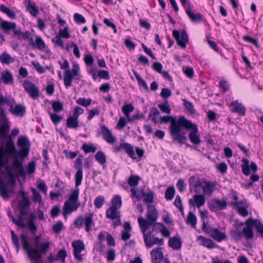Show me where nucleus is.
Returning <instances> with one entry per match:
<instances>
[{
  "instance_id": "obj_1",
  "label": "nucleus",
  "mask_w": 263,
  "mask_h": 263,
  "mask_svg": "<svg viewBox=\"0 0 263 263\" xmlns=\"http://www.w3.org/2000/svg\"><path fill=\"white\" fill-rule=\"evenodd\" d=\"M20 241L24 249L33 262L40 261L43 255L49 250L50 242L47 237L35 236L32 239V245L29 243V238L25 234L20 236Z\"/></svg>"
},
{
  "instance_id": "obj_2",
  "label": "nucleus",
  "mask_w": 263,
  "mask_h": 263,
  "mask_svg": "<svg viewBox=\"0 0 263 263\" xmlns=\"http://www.w3.org/2000/svg\"><path fill=\"white\" fill-rule=\"evenodd\" d=\"M185 119V118L183 116L177 118V117L166 116L161 118L160 123L162 124L169 122L170 126L168 129L172 138L180 144H183L186 140L184 133L181 132V125Z\"/></svg>"
},
{
  "instance_id": "obj_3",
  "label": "nucleus",
  "mask_w": 263,
  "mask_h": 263,
  "mask_svg": "<svg viewBox=\"0 0 263 263\" xmlns=\"http://www.w3.org/2000/svg\"><path fill=\"white\" fill-rule=\"evenodd\" d=\"M61 68L63 69H66L64 75V84L66 88H68L71 85V82L73 80H78L80 77V68L77 62L72 63L71 69H68L69 64L67 60H65L61 63H60Z\"/></svg>"
},
{
  "instance_id": "obj_4",
  "label": "nucleus",
  "mask_w": 263,
  "mask_h": 263,
  "mask_svg": "<svg viewBox=\"0 0 263 263\" xmlns=\"http://www.w3.org/2000/svg\"><path fill=\"white\" fill-rule=\"evenodd\" d=\"M2 147V146H1ZM5 150L3 149L5 155V163L7 161L6 156H13L15 158L12 162L13 167L17 170L19 175L25 174L22 161L19 160V158L16 157V152L13 141L11 139H9L5 143ZM3 148L4 147L2 146Z\"/></svg>"
},
{
  "instance_id": "obj_5",
  "label": "nucleus",
  "mask_w": 263,
  "mask_h": 263,
  "mask_svg": "<svg viewBox=\"0 0 263 263\" xmlns=\"http://www.w3.org/2000/svg\"><path fill=\"white\" fill-rule=\"evenodd\" d=\"M79 189L73 190L71 191L68 199L65 201L63 206V214L65 217L72 212L77 210L80 206L78 202Z\"/></svg>"
},
{
  "instance_id": "obj_6",
  "label": "nucleus",
  "mask_w": 263,
  "mask_h": 263,
  "mask_svg": "<svg viewBox=\"0 0 263 263\" xmlns=\"http://www.w3.org/2000/svg\"><path fill=\"white\" fill-rule=\"evenodd\" d=\"M185 128L189 130L190 133L189 137L190 141L194 144L198 145L200 143V137L198 134V129L197 126L193 123L191 121L185 118L182 124L181 125V132H183V129Z\"/></svg>"
},
{
  "instance_id": "obj_7",
  "label": "nucleus",
  "mask_w": 263,
  "mask_h": 263,
  "mask_svg": "<svg viewBox=\"0 0 263 263\" xmlns=\"http://www.w3.org/2000/svg\"><path fill=\"white\" fill-rule=\"evenodd\" d=\"M5 155L2 147L0 146V195L4 199H8L9 198L10 190L8 188V185L6 184L3 178L4 173L2 171V168L4 166Z\"/></svg>"
},
{
  "instance_id": "obj_8",
  "label": "nucleus",
  "mask_w": 263,
  "mask_h": 263,
  "mask_svg": "<svg viewBox=\"0 0 263 263\" xmlns=\"http://www.w3.org/2000/svg\"><path fill=\"white\" fill-rule=\"evenodd\" d=\"M115 148L118 152L124 150L128 156L133 159H140L144 153V151L142 148L136 147V154L132 146L127 143H123L119 145H116L115 146Z\"/></svg>"
},
{
  "instance_id": "obj_9",
  "label": "nucleus",
  "mask_w": 263,
  "mask_h": 263,
  "mask_svg": "<svg viewBox=\"0 0 263 263\" xmlns=\"http://www.w3.org/2000/svg\"><path fill=\"white\" fill-rule=\"evenodd\" d=\"M17 146L19 149L16 152V157L22 159L27 157L30 147V142L27 137L20 136L17 140Z\"/></svg>"
},
{
  "instance_id": "obj_10",
  "label": "nucleus",
  "mask_w": 263,
  "mask_h": 263,
  "mask_svg": "<svg viewBox=\"0 0 263 263\" xmlns=\"http://www.w3.org/2000/svg\"><path fill=\"white\" fill-rule=\"evenodd\" d=\"M183 7L185 11L193 23H199L202 20V15L199 13H194V5L187 0H179Z\"/></svg>"
},
{
  "instance_id": "obj_11",
  "label": "nucleus",
  "mask_w": 263,
  "mask_h": 263,
  "mask_svg": "<svg viewBox=\"0 0 263 263\" xmlns=\"http://www.w3.org/2000/svg\"><path fill=\"white\" fill-rule=\"evenodd\" d=\"M93 216V214L90 213L86 215L84 217L81 216L78 217L74 222L76 227L78 228H82L84 225L86 231L89 232L94 226Z\"/></svg>"
},
{
  "instance_id": "obj_12",
  "label": "nucleus",
  "mask_w": 263,
  "mask_h": 263,
  "mask_svg": "<svg viewBox=\"0 0 263 263\" xmlns=\"http://www.w3.org/2000/svg\"><path fill=\"white\" fill-rule=\"evenodd\" d=\"M11 123L6 116L4 109L0 110V138H5L9 131Z\"/></svg>"
},
{
  "instance_id": "obj_13",
  "label": "nucleus",
  "mask_w": 263,
  "mask_h": 263,
  "mask_svg": "<svg viewBox=\"0 0 263 263\" xmlns=\"http://www.w3.org/2000/svg\"><path fill=\"white\" fill-rule=\"evenodd\" d=\"M7 105L10 107L9 112L13 115L22 117L26 112V107L21 104H16L13 98L10 97Z\"/></svg>"
},
{
  "instance_id": "obj_14",
  "label": "nucleus",
  "mask_w": 263,
  "mask_h": 263,
  "mask_svg": "<svg viewBox=\"0 0 263 263\" xmlns=\"http://www.w3.org/2000/svg\"><path fill=\"white\" fill-rule=\"evenodd\" d=\"M73 248V256L78 261H82L84 254L82 252L85 250V245L80 240H75L71 243Z\"/></svg>"
},
{
  "instance_id": "obj_15",
  "label": "nucleus",
  "mask_w": 263,
  "mask_h": 263,
  "mask_svg": "<svg viewBox=\"0 0 263 263\" xmlns=\"http://www.w3.org/2000/svg\"><path fill=\"white\" fill-rule=\"evenodd\" d=\"M106 216L107 218L113 221V224L115 227L121 224L120 214L119 210L110 207L106 211Z\"/></svg>"
},
{
  "instance_id": "obj_16",
  "label": "nucleus",
  "mask_w": 263,
  "mask_h": 263,
  "mask_svg": "<svg viewBox=\"0 0 263 263\" xmlns=\"http://www.w3.org/2000/svg\"><path fill=\"white\" fill-rule=\"evenodd\" d=\"M173 35L176 39L177 44L182 48H185L188 42V36L185 31L183 30L180 33L177 30H174Z\"/></svg>"
},
{
  "instance_id": "obj_17",
  "label": "nucleus",
  "mask_w": 263,
  "mask_h": 263,
  "mask_svg": "<svg viewBox=\"0 0 263 263\" xmlns=\"http://www.w3.org/2000/svg\"><path fill=\"white\" fill-rule=\"evenodd\" d=\"M143 239L145 246L147 248H151L154 245H162L164 242L163 239L155 237L151 233L144 234Z\"/></svg>"
},
{
  "instance_id": "obj_18",
  "label": "nucleus",
  "mask_w": 263,
  "mask_h": 263,
  "mask_svg": "<svg viewBox=\"0 0 263 263\" xmlns=\"http://www.w3.org/2000/svg\"><path fill=\"white\" fill-rule=\"evenodd\" d=\"M19 194L22 196V199L18 202V206L21 209V213L24 214L28 210L30 202L26 193L23 190L19 191Z\"/></svg>"
},
{
  "instance_id": "obj_19",
  "label": "nucleus",
  "mask_w": 263,
  "mask_h": 263,
  "mask_svg": "<svg viewBox=\"0 0 263 263\" xmlns=\"http://www.w3.org/2000/svg\"><path fill=\"white\" fill-rule=\"evenodd\" d=\"M23 85L25 91L32 99H36L39 96V89L33 83L30 81H25Z\"/></svg>"
},
{
  "instance_id": "obj_20",
  "label": "nucleus",
  "mask_w": 263,
  "mask_h": 263,
  "mask_svg": "<svg viewBox=\"0 0 263 263\" xmlns=\"http://www.w3.org/2000/svg\"><path fill=\"white\" fill-rule=\"evenodd\" d=\"M246 226L242 231V234L246 239H251L254 236L253 229L254 228L253 219H249L246 221Z\"/></svg>"
},
{
  "instance_id": "obj_21",
  "label": "nucleus",
  "mask_w": 263,
  "mask_h": 263,
  "mask_svg": "<svg viewBox=\"0 0 263 263\" xmlns=\"http://www.w3.org/2000/svg\"><path fill=\"white\" fill-rule=\"evenodd\" d=\"M209 235L215 241L217 242H221L222 241L227 240L228 237L224 232L221 231L218 228H213L210 232Z\"/></svg>"
},
{
  "instance_id": "obj_22",
  "label": "nucleus",
  "mask_w": 263,
  "mask_h": 263,
  "mask_svg": "<svg viewBox=\"0 0 263 263\" xmlns=\"http://www.w3.org/2000/svg\"><path fill=\"white\" fill-rule=\"evenodd\" d=\"M101 131L103 138L107 143L110 144L115 143L116 138L107 127L104 125H101Z\"/></svg>"
},
{
  "instance_id": "obj_23",
  "label": "nucleus",
  "mask_w": 263,
  "mask_h": 263,
  "mask_svg": "<svg viewBox=\"0 0 263 263\" xmlns=\"http://www.w3.org/2000/svg\"><path fill=\"white\" fill-rule=\"evenodd\" d=\"M205 200L203 195L196 194L192 198L189 199V203L190 205L200 209L205 204Z\"/></svg>"
},
{
  "instance_id": "obj_24",
  "label": "nucleus",
  "mask_w": 263,
  "mask_h": 263,
  "mask_svg": "<svg viewBox=\"0 0 263 263\" xmlns=\"http://www.w3.org/2000/svg\"><path fill=\"white\" fill-rule=\"evenodd\" d=\"M230 106L232 112L236 113L238 116H244L246 115V107L237 100L232 101L230 104Z\"/></svg>"
},
{
  "instance_id": "obj_25",
  "label": "nucleus",
  "mask_w": 263,
  "mask_h": 263,
  "mask_svg": "<svg viewBox=\"0 0 263 263\" xmlns=\"http://www.w3.org/2000/svg\"><path fill=\"white\" fill-rule=\"evenodd\" d=\"M227 203L224 200L213 199L210 204V209L214 212L222 210L227 208Z\"/></svg>"
},
{
  "instance_id": "obj_26",
  "label": "nucleus",
  "mask_w": 263,
  "mask_h": 263,
  "mask_svg": "<svg viewBox=\"0 0 263 263\" xmlns=\"http://www.w3.org/2000/svg\"><path fill=\"white\" fill-rule=\"evenodd\" d=\"M197 241L200 245L209 249H212L217 247L216 244L212 239L202 236H198Z\"/></svg>"
},
{
  "instance_id": "obj_27",
  "label": "nucleus",
  "mask_w": 263,
  "mask_h": 263,
  "mask_svg": "<svg viewBox=\"0 0 263 263\" xmlns=\"http://www.w3.org/2000/svg\"><path fill=\"white\" fill-rule=\"evenodd\" d=\"M31 44L35 48L40 50H42L46 52L47 53H49L50 52V50L46 46L45 43L42 39L39 36H37L35 37V42L33 41L31 43Z\"/></svg>"
},
{
  "instance_id": "obj_28",
  "label": "nucleus",
  "mask_w": 263,
  "mask_h": 263,
  "mask_svg": "<svg viewBox=\"0 0 263 263\" xmlns=\"http://www.w3.org/2000/svg\"><path fill=\"white\" fill-rule=\"evenodd\" d=\"M147 212L146 214L147 220L150 223H153L157 220L158 213L155 206L153 205H149L147 206Z\"/></svg>"
},
{
  "instance_id": "obj_29",
  "label": "nucleus",
  "mask_w": 263,
  "mask_h": 263,
  "mask_svg": "<svg viewBox=\"0 0 263 263\" xmlns=\"http://www.w3.org/2000/svg\"><path fill=\"white\" fill-rule=\"evenodd\" d=\"M1 80L6 85L13 83V77L10 70L6 69L1 73Z\"/></svg>"
},
{
  "instance_id": "obj_30",
  "label": "nucleus",
  "mask_w": 263,
  "mask_h": 263,
  "mask_svg": "<svg viewBox=\"0 0 263 263\" xmlns=\"http://www.w3.org/2000/svg\"><path fill=\"white\" fill-rule=\"evenodd\" d=\"M153 263H160L163 258V254L161 248H157L151 251Z\"/></svg>"
},
{
  "instance_id": "obj_31",
  "label": "nucleus",
  "mask_w": 263,
  "mask_h": 263,
  "mask_svg": "<svg viewBox=\"0 0 263 263\" xmlns=\"http://www.w3.org/2000/svg\"><path fill=\"white\" fill-rule=\"evenodd\" d=\"M232 205L235 207L239 214L243 217H246L248 215V206H241L242 201L232 202Z\"/></svg>"
},
{
  "instance_id": "obj_32",
  "label": "nucleus",
  "mask_w": 263,
  "mask_h": 263,
  "mask_svg": "<svg viewBox=\"0 0 263 263\" xmlns=\"http://www.w3.org/2000/svg\"><path fill=\"white\" fill-rule=\"evenodd\" d=\"M201 187L204 195L211 196L213 193L215 184L210 181H205L202 182Z\"/></svg>"
},
{
  "instance_id": "obj_33",
  "label": "nucleus",
  "mask_w": 263,
  "mask_h": 263,
  "mask_svg": "<svg viewBox=\"0 0 263 263\" xmlns=\"http://www.w3.org/2000/svg\"><path fill=\"white\" fill-rule=\"evenodd\" d=\"M168 246L174 250H179L182 246V241L179 236L171 237L168 240Z\"/></svg>"
},
{
  "instance_id": "obj_34",
  "label": "nucleus",
  "mask_w": 263,
  "mask_h": 263,
  "mask_svg": "<svg viewBox=\"0 0 263 263\" xmlns=\"http://www.w3.org/2000/svg\"><path fill=\"white\" fill-rule=\"evenodd\" d=\"M131 226L128 222H126L124 224V231L122 232V239L124 240H127L130 237V231H131Z\"/></svg>"
},
{
  "instance_id": "obj_35",
  "label": "nucleus",
  "mask_w": 263,
  "mask_h": 263,
  "mask_svg": "<svg viewBox=\"0 0 263 263\" xmlns=\"http://www.w3.org/2000/svg\"><path fill=\"white\" fill-rule=\"evenodd\" d=\"M138 222L140 228V230L143 235L146 234V231H147L149 226L152 223H150L146 219H144L142 217L138 218Z\"/></svg>"
},
{
  "instance_id": "obj_36",
  "label": "nucleus",
  "mask_w": 263,
  "mask_h": 263,
  "mask_svg": "<svg viewBox=\"0 0 263 263\" xmlns=\"http://www.w3.org/2000/svg\"><path fill=\"white\" fill-rule=\"evenodd\" d=\"M27 10L29 12L31 15L36 17L39 14V11L38 8L36 6L35 3L29 0L28 2Z\"/></svg>"
},
{
  "instance_id": "obj_37",
  "label": "nucleus",
  "mask_w": 263,
  "mask_h": 263,
  "mask_svg": "<svg viewBox=\"0 0 263 263\" xmlns=\"http://www.w3.org/2000/svg\"><path fill=\"white\" fill-rule=\"evenodd\" d=\"M30 190L32 193V199L33 202L39 203V207L43 206L44 205V203L42 201V198L40 193L33 187H31Z\"/></svg>"
},
{
  "instance_id": "obj_38",
  "label": "nucleus",
  "mask_w": 263,
  "mask_h": 263,
  "mask_svg": "<svg viewBox=\"0 0 263 263\" xmlns=\"http://www.w3.org/2000/svg\"><path fill=\"white\" fill-rule=\"evenodd\" d=\"M111 203L110 207L119 210L122 204L121 197L118 195L114 196L111 200Z\"/></svg>"
},
{
  "instance_id": "obj_39",
  "label": "nucleus",
  "mask_w": 263,
  "mask_h": 263,
  "mask_svg": "<svg viewBox=\"0 0 263 263\" xmlns=\"http://www.w3.org/2000/svg\"><path fill=\"white\" fill-rule=\"evenodd\" d=\"M16 27V25L14 22H8L2 20L1 23V28L5 31L8 32L10 30H14Z\"/></svg>"
},
{
  "instance_id": "obj_40",
  "label": "nucleus",
  "mask_w": 263,
  "mask_h": 263,
  "mask_svg": "<svg viewBox=\"0 0 263 263\" xmlns=\"http://www.w3.org/2000/svg\"><path fill=\"white\" fill-rule=\"evenodd\" d=\"M135 107L133 105L128 103L124 105L122 107V111L126 118L127 119L130 116L131 112L134 110Z\"/></svg>"
},
{
  "instance_id": "obj_41",
  "label": "nucleus",
  "mask_w": 263,
  "mask_h": 263,
  "mask_svg": "<svg viewBox=\"0 0 263 263\" xmlns=\"http://www.w3.org/2000/svg\"><path fill=\"white\" fill-rule=\"evenodd\" d=\"M66 124L69 128H77L79 126L78 119L70 116L67 119Z\"/></svg>"
},
{
  "instance_id": "obj_42",
  "label": "nucleus",
  "mask_w": 263,
  "mask_h": 263,
  "mask_svg": "<svg viewBox=\"0 0 263 263\" xmlns=\"http://www.w3.org/2000/svg\"><path fill=\"white\" fill-rule=\"evenodd\" d=\"M130 191L132 193L131 196L136 198L137 200H140L143 198L144 192L142 190H138L137 187H131Z\"/></svg>"
},
{
  "instance_id": "obj_43",
  "label": "nucleus",
  "mask_w": 263,
  "mask_h": 263,
  "mask_svg": "<svg viewBox=\"0 0 263 263\" xmlns=\"http://www.w3.org/2000/svg\"><path fill=\"white\" fill-rule=\"evenodd\" d=\"M241 161L243 163L241 165L242 172L245 175L248 176L250 174L249 161L247 159L244 158L242 159Z\"/></svg>"
},
{
  "instance_id": "obj_44",
  "label": "nucleus",
  "mask_w": 263,
  "mask_h": 263,
  "mask_svg": "<svg viewBox=\"0 0 263 263\" xmlns=\"http://www.w3.org/2000/svg\"><path fill=\"white\" fill-rule=\"evenodd\" d=\"M83 171H77L75 175V189L74 190L79 189V186L81 184L83 180Z\"/></svg>"
},
{
  "instance_id": "obj_45",
  "label": "nucleus",
  "mask_w": 263,
  "mask_h": 263,
  "mask_svg": "<svg viewBox=\"0 0 263 263\" xmlns=\"http://www.w3.org/2000/svg\"><path fill=\"white\" fill-rule=\"evenodd\" d=\"M96 160L101 165H104L106 162V157L102 151H98L95 155Z\"/></svg>"
},
{
  "instance_id": "obj_46",
  "label": "nucleus",
  "mask_w": 263,
  "mask_h": 263,
  "mask_svg": "<svg viewBox=\"0 0 263 263\" xmlns=\"http://www.w3.org/2000/svg\"><path fill=\"white\" fill-rule=\"evenodd\" d=\"M186 223L187 224L191 226L193 228H195L197 223V218L194 214L189 212L186 219Z\"/></svg>"
},
{
  "instance_id": "obj_47",
  "label": "nucleus",
  "mask_w": 263,
  "mask_h": 263,
  "mask_svg": "<svg viewBox=\"0 0 263 263\" xmlns=\"http://www.w3.org/2000/svg\"><path fill=\"white\" fill-rule=\"evenodd\" d=\"M202 182H201L199 178L197 176H192L189 179V184L192 188H197L201 186Z\"/></svg>"
},
{
  "instance_id": "obj_48",
  "label": "nucleus",
  "mask_w": 263,
  "mask_h": 263,
  "mask_svg": "<svg viewBox=\"0 0 263 263\" xmlns=\"http://www.w3.org/2000/svg\"><path fill=\"white\" fill-rule=\"evenodd\" d=\"M0 61L3 64H9L14 62V59L7 53H3L0 56Z\"/></svg>"
},
{
  "instance_id": "obj_49",
  "label": "nucleus",
  "mask_w": 263,
  "mask_h": 263,
  "mask_svg": "<svg viewBox=\"0 0 263 263\" xmlns=\"http://www.w3.org/2000/svg\"><path fill=\"white\" fill-rule=\"evenodd\" d=\"M140 180V178L137 175H132L128 179V184L132 187H136Z\"/></svg>"
},
{
  "instance_id": "obj_50",
  "label": "nucleus",
  "mask_w": 263,
  "mask_h": 263,
  "mask_svg": "<svg viewBox=\"0 0 263 263\" xmlns=\"http://www.w3.org/2000/svg\"><path fill=\"white\" fill-rule=\"evenodd\" d=\"M82 149L85 153H94L97 149V147L93 143L83 144Z\"/></svg>"
},
{
  "instance_id": "obj_51",
  "label": "nucleus",
  "mask_w": 263,
  "mask_h": 263,
  "mask_svg": "<svg viewBox=\"0 0 263 263\" xmlns=\"http://www.w3.org/2000/svg\"><path fill=\"white\" fill-rule=\"evenodd\" d=\"M134 73L137 80L139 86H142L145 90L148 91L149 88L146 82L139 76L137 72L134 71Z\"/></svg>"
},
{
  "instance_id": "obj_52",
  "label": "nucleus",
  "mask_w": 263,
  "mask_h": 263,
  "mask_svg": "<svg viewBox=\"0 0 263 263\" xmlns=\"http://www.w3.org/2000/svg\"><path fill=\"white\" fill-rule=\"evenodd\" d=\"M175 190L174 186L168 187L165 192V198L167 200H171L174 197Z\"/></svg>"
},
{
  "instance_id": "obj_53",
  "label": "nucleus",
  "mask_w": 263,
  "mask_h": 263,
  "mask_svg": "<svg viewBox=\"0 0 263 263\" xmlns=\"http://www.w3.org/2000/svg\"><path fill=\"white\" fill-rule=\"evenodd\" d=\"M84 61L87 66H91L94 63L93 57L89 52H86L84 54Z\"/></svg>"
},
{
  "instance_id": "obj_54",
  "label": "nucleus",
  "mask_w": 263,
  "mask_h": 263,
  "mask_svg": "<svg viewBox=\"0 0 263 263\" xmlns=\"http://www.w3.org/2000/svg\"><path fill=\"white\" fill-rule=\"evenodd\" d=\"M67 256V253L65 249H60L57 253V259L60 260L62 263L65 262V258Z\"/></svg>"
},
{
  "instance_id": "obj_55",
  "label": "nucleus",
  "mask_w": 263,
  "mask_h": 263,
  "mask_svg": "<svg viewBox=\"0 0 263 263\" xmlns=\"http://www.w3.org/2000/svg\"><path fill=\"white\" fill-rule=\"evenodd\" d=\"M92 100L90 98H79L76 100V103L84 107H87L91 103Z\"/></svg>"
},
{
  "instance_id": "obj_56",
  "label": "nucleus",
  "mask_w": 263,
  "mask_h": 263,
  "mask_svg": "<svg viewBox=\"0 0 263 263\" xmlns=\"http://www.w3.org/2000/svg\"><path fill=\"white\" fill-rule=\"evenodd\" d=\"M51 106L55 113L60 112L63 110V105L62 103L59 101L52 102Z\"/></svg>"
},
{
  "instance_id": "obj_57",
  "label": "nucleus",
  "mask_w": 263,
  "mask_h": 263,
  "mask_svg": "<svg viewBox=\"0 0 263 263\" xmlns=\"http://www.w3.org/2000/svg\"><path fill=\"white\" fill-rule=\"evenodd\" d=\"M182 70L184 74L189 78L192 79L194 76V71L193 68L189 66L182 67Z\"/></svg>"
},
{
  "instance_id": "obj_58",
  "label": "nucleus",
  "mask_w": 263,
  "mask_h": 263,
  "mask_svg": "<svg viewBox=\"0 0 263 263\" xmlns=\"http://www.w3.org/2000/svg\"><path fill=\"white\" fill-rule=\"evenodd\" d=\"M59 35L64 39H69L70 37V32L67 26L64 28H60L59 31Z\"/></svg>"
},
{
  "instance_id": "obj_59",
  "label": "nucleus",
  "mask_w": 263,
  "mask_h": 263,
  "mask_svg": "<svg viewBox=\"0 0 263 263\" xmlns=\"http://www.w3.org/2000/svg\"><path fill=\"white\" fill-rule=\"evenodd\" d=\"M49 115L50 116L51 120L55 125H57L58 123H59L62 119L61 116L58 115L56 113H52L49 112Z\"/></svg>"
},
{
  "instance_id": "obj_60",
  "label": "nucleus",
  "mask_w": 263,
  "mask_h": 263,
  "mask_svg": "<svg viewBox=\"0 0 263 263\" xmlns=\"http://www.w3.org/2000/svg\"><path fill=\"white\" fill-rule=\"evenodd\" d=\"M143 198L145 203H152L153 202L154 193L152 191H149L147 193H144Z\"/></svg>"
},
{
  "instance_id": "obj_61",
  "label": "nucleus",
  "mask_w": 263,
  "mask_h": 263,
  "mask_svg": "<svg viewBox=\"0 0 263 263\" xmlns=\"http://www.w3.org/2000/svg\"><path fill=\"white\" fill-rule=\"evenodd\" d=\"M104 203V198L102 196H99L96 198L94 201V205L97 209L101 208Z\"/></svg>"
},
{
  "instance_id": "obj_62",
  "label": "nucleus",
  "mask_w": 263,
  "mask_h": 263,
  "mask_svg": "<svg viewBox=\"0 0 263 263\" xmlns=\"http://www.w3.org/2000/svg\"><path fill=\"white\" fill-rule=\"evenodd\" d=\"M159 115V111L156 108H153L149 112V117L155 123L158 122V116Z\"/></svg>"
},
{
  "instance_id": "obj_63",
  "label": "nucleus",
  "mask_w": 263,
  "mask_h": 263,
  "mask_svg": "<svg viewBox=\"0 0 263 263\" xmlns=\"http://www.w3.org/2000/svg\"><path fill=\"white\" fill-rule=\"evenodd\" d=\"M158 107L161 111L164 113L167 114H170L171 113V109L167 102L159 104Z\"/></svg>"
},
{
  "instance_id": "obj_64",
  "label": "nucleus",
  "mask_w": 263,
  "mask_h": 263,
  "mask_svg": "<svg viewBox=\"0 0 263 263\" xmlns=\"http://www.w3.org/2000/svg\"><path fill=\"white\" fill-rule=\"evenodd\" d=\"M253 224L257 231L263 236V224L259 220L255 219H253Z\"/></svg>"
}]
</instances>
